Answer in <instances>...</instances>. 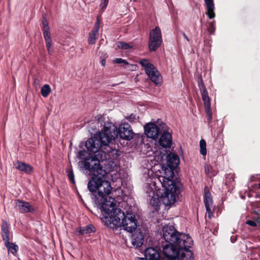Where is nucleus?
Masks as SVG:
<instances>
[{
    "label": "nucleus",
    "instance_id": "obj_18",
    "mask_svg": "<svg viewBox=\"0 0 260 260\" xmlns=\"http://www.w3.org/2000/svg\"><path fill=\"white\" fill-rule=\"evenodd\" d=\"M160 200L158 197H152L149 200V204L154 208V210L158 211L159 209Z\"/></svg>",
    "mask_w": 260,
    "mask_h": 260
},
{
    "label": "nucleus",
    "instance_id": "obj_26",
    "mask_svg": "<svg viewBox=\"0 0 260 260\" xmlns=\"http://www.w3.org/2000/svg\"><path fill=\"white\" fill-rule=\"evenodd\" d=\"M66 172L67 173V176L70 182L73 184H76V181L74 178V173L72 170H67Z\"/></svg>",
    "mask_w": 260,
    "mask_h": 260
},
{
    "label": "nucleus",
    "instance_id": "obj_17",
    "mask_svg": "<svg viewBox=\"0 0 260 260\" xmlns=\"http://www.w3.org/2000/svg\"><path fill=\"white\" fill-rule=\"evenodd\" d=\"M5 246L8 252L13 254V255H16L19 249L18 245L16 244L15 243L11 242L10 241V242L8 243V244L6 245Z\"/></svg>",
    "mask_w": 260,
    "mask_h": 260
},
{
    "label": "nucleus",
    "instance_id": "obj_21",
    "mask_svg": "<svg viewBox=\"0 0 260 260\" xmlns=\"http://www.w3.org/2000/svg\"><path fill=\"white\" fill-rule=\"evenodd\" d=\"M205 109L206 113L207 122L209 124L212 120V113L211 109V104L209 105L208 103H207V106H205Z\"/></svg>",
    "mask_w": 260,
    "mask_h": 260
},
{
    "label": "nucleus",
    "instance_id": "obj_35",
    "mask_svg": "<svg viewBox=\"0 0 260 260\" xmlns=\"http://www.w3.org/2000/svg\"><path fill=\"white\" fill-rule=\"evenodd\" d=\"M246 223L253 227L256 226L257 225V223L256 222V221L250 220V219L249 220H247L246 221Z\"/></svg>",
    "mask_w": 260,
    "mask_h": 260
},
{
    "label": "nucleus",
    "instance_id": "obj_19",
    "mask_svg": "<svg viewBox=\"0 0 260 260\" xmlns=\"http://www.w3.org/2000/svg\"><path fill=\"white\" fill-rule=\"evenodd\" d=\"M202 100L204 102V106H207V104H211V100L209 96L208 92L207 90L206 87H205L203 89L200 90Z\"/></svg>",
    "mask_w": 260,
    "mask_h": 260
},
{
    "label": "nucleus",
    "instance_id": "obj_37",
    "mask_svg": "<svg viewBox=\"0 0 260 260\" xmlns=\"http://www.w3.org/2000/svg\"><path fill=\"white\" fill-rule=\"evenodd\" d=\"M206 212L208 214V218H210L211 216H212L213 213L211 209V207H209L208 209H206Z\"/></svg>",
    "mask_w": 260,
    "mask_h": 260
},
{
    "label": "nucleus",
    "instance_id": "obj_25",
    "mask_svg": "<svg viewBox=\"0 0 260 260\" xmlns=\"http://www.w3.org/2000/svg\"><path fill=\"white\" fill-rule=\"evenodd\" d=\"M215 20H213L209 23L207 30L209 34L214 35L215 32Z\"/></svg>",
    "mask_w": 260,
    "mask_h": 260
},
{
    "label": "nucleus",
    "instance_id": "obj_46",
    "mask_svg": "<svg viewBox=\"0 0 260 260\" xmlns=\"http://www.w3.org/2000/svg\"><path fill=\"white\" fill-rule=\"evenodd\" d=\"M133 1L136 2V1H137V0H133Z\"/></svg>",
    "mask_w": 260,
    "mask_h": 260
},
{
    "label": "nucleus",
    "instance_id": "obj_6",
    "mask_svg": "<svg viewBox=\"0 0 260 260\" xmlns=\"http://www.w3.org/2000/svg\"><path fill=\"white\" fill-rule=\"evenodd\" d=\"M142 67L151 81L156 85L160 84L162 80V76L155 66L152 63L148 62V60L141 59L139 61Z\"/></svg>",
    "mask_w": 260,
    "mask_h": 260
},
{
    "label": "nucleus",
    "instance_id": "obj_22",
    "mask_svg": "<svg viewBox=\"0 0 260 260\" xmlns=\"http://www.w3.org/2000/svg\"><path fill=\"white\" fill-rule=\"evenodd\" d=\"M116 45V49H117V48H121V49L123 50H127L129 49V48H133V46H132V45H130V44H128L126 43V42L122 41L117 42Z\"/></svg>",
    "mask_w": 260,
    "mask_h": 260
},
{
    "label": "nucleus",
    "instance_id": "obj_8",
    "mask_svg": "<svg viewBox=\"0 0 260 260\" xmlns=\"http://www.w3.org/2000/svg\"><path fill=\"white\" fill-rule=\"evenodd\" d=\"M162 38L161 30L159 26H156L149 34V39L148 43L149 50L150 52H153L159 48L161 45Z\"/></svg>",
    "mask_w": 260,
    "mask_h": 260
},
{
    "label": "nucleus",
    "instance_id": "obj_13",
    "mask_svg": "<svg viewBox=\"0 0 260 260\" xmlns=\"http://www.w3.org/2000/svg\"><path fill=\"white\" fill-rule=\"evenodd\" d=\"M206 7V14L210 19H212L215 17L214 12L215 5L213 0H204Z\"/></svg>",
    "mask_w": 260,
    "mask_h": 260
},
{
    "label": "nucleus",
    "instance_id": "obj_4",
    "mask_svg": "<svg viewBox=\"0 0 260 260\" xmlns=\"http://www.w3.org/2000/svg\"><path fill=\"white\" fill-rule=\"evenodd\" d=\"M118 135L121 139L129 141L134 138L135 133L128 123L120 124L117 129L113 122H106L98 135L89 139L86 147L90 151H97L101 146H108L112 140H115Z\"/></svg>",
    "mask_w": 260,
    "mask_h": 260
},
{
    "label": "nucleus",
    "instance_id": "obj_28",
    "mask_svg": "<svg viewBox=\"0 0 260 260\" xmlns=\"http://www.w3.org/2000/svg\"><path fill=\"white\" fill-rule=\"evenodd\" d=\"M42 30L43 32V37L45 40L51 38L50 30L49 27L42 28Z\"/></svg>",
    "mask_w": 260,
    "mask_h": 260
},
{
    "label": "nucleus",
    "instance_id": "obj_32",
    "mask_svg": "<svg viewBox=\"0 0 260 260\" xmlns=\"http://www.w3.org/2000/svg\"><path fill=\"white\" fill-rule=\"evenodd\" d=\"M42 25L43 26V28H46L49 27L48 26V22L46 18V15H43V21H42Z\"/></svg>",
    "mask_w": 260,
    "mask_h": 260
},
{
    "label": "nucleus",
    "instance_id": "obj_2",
    "mask_svg": "<svg viewBox=\"0 0 260 260\" xmlns=\"http://www.w3.org/2000/svg\"><path fill=\"white\" fill-rule=\"evenodd\" d=\"M101 204L106 225L111 228L123 226L126 231L130 233L135 231L131 236L132 245L136 248L141 247L144 244L146 230L142 227L137 229L138 221L135 215L132 213L125 214L120 208H116V200L111 197Z\"/></svg>",
    "mask_w": 260,
    "mask_h": 260
},
{
    "label": "nucleus",
    "instance_id": "obj_14",
    "mask_svg": "<svg viewBox=\"0 0 260 260\" xmlns=\"http://www.w3.org/2000/svg\"><path fill=\"white\" fill-rule=\"evenodd\" d=\"M145 256L148 260H158L160 253L154 248L148 247L145 249Z\"/></svg>",
    "mask_w": 260,
    "mask_h": 260
},
{
    "label": "nucleus",
    "instance_id": "obj_15",
    "mask_svg": "<svg viewBox=\"0 0 260 260\" xmlns=\"http://www.w3.org/2000/svg\"><path fill=\"white\" fill-rule=\"evenodd\" d=\"M96 231V228L93 224H90L86 226L78 227L77 229V232L78 235H83L85 234H89V233H94Z\"/></svg>",
    "mask_w": 260,
    "mask_h": 260
},
{
    "label": "nucleus",
    "instance_id": "obj_16",
    "mask_svg": "<svg viewBox=\"0 0 260 260\" xmlns=\"http://www.w3.org/2000/svg\"><path fill=\"white\" fill-rule=\"evenodd\" d=\"M213 204V200L210 192L207 187H205L204 194V204L206 209L209 210Z\"/></svg>",
    "mask_w": 260,
    "mask_h": 260
},
{
    "label": "nucleus",
    "instance_id": "obj_34",
    "mask_svg": "<svg viewBox=\"0 0 260 260\" xmlns=\"http://www.w3.org/2000/svg\"><path fill=\"white\" fill-rule=\"evenodd\" d=\"M119 150L118 149H112V151H111V154L113 155V157L115 158H117V157L119 156L120 155V153L119 152Z\"/></svg>",
    "mask_w": 260,
    "mask_h": 260
},
{
    "label": "nucleus",
    "instance_id": "obj_11",
    "mask_svg": "<svg viewBox=\"0 0 260 260\" xmlns=\"http://www.w3.org/2000/svg\"><path fill=\"white\" fill-rule=\"evenodd\" d=\"M1 229L2 240L4 242V245L6 246L9 244L10 241L13 240V238L12 233L10 232V224L6 220H2Z\"/></svg>",
    "mask_w": 260,
    "mask_h": 260
},
{
    "label": "nucleus",
    "instance_id": "obj_33",
    "mask_svg": "<svg viewBox=\"0 0 260 260\" xmlns=\"http://www.w3.org/2000/svg\"><path fill=\"white\" fill-rule=\"evenodd\" d=\"M115 63H123L124 64H128V63L126 60L122 59L121 58H117L115 59Z\"/></svg>",
    "mask_w": 260,
    "mask_h": 260
},
{
    "label": "nucleus",
    "instance_id": "obj_27",
    "mask_svg": "<svg viewBox=\"0 0 260 260\" xmlns=\"http://www.w3.org/2000/svg\"><path fill=\"white\" fill-rule=\"evenodd\" d=\"M125 118L131 122H136L139 119V116H138L137 114L132 113L129 115L128 116H126Z\"/></svg>",
    "mask_w": 260,
    "mask_h": 260
},
{
    "label": "nucleus",
    "instance_id": "obj_12",
    "mask_svg": "<svg viewBox=\"0 0 260 260\" xmlns=\"http://www.w3.org/2000/svg\"><path fill=\"white\" fill-rule=\"evenodd\" d=\"M15 168L18 170L22 171L26 174H31L33 171V168L32 166L25 164V162L17 160L14 164Z\"/></svg>",
    "mask_w": 260,
    "mask_h": 260
},
{
    "label": "nucleus",
    "instance_id": "obj_1",
    "mask_svg": "<svg viewBox=\"0 0 260 260\" xmlns=\"http://www.w3.org/2000/svg\"><path fill=\"white\" fill-rule=\"evenodd\" d=\"M89 139L85 144L87 151L85 149L79 151L78 156L79 159H85L84 168L88 171L89 175L91 176L87 184L88 188L92 193V199L94 200L98 208L101 210V203H103L105 199H109L108 195L111 193L112 187L110 182L105 179L107 172L94 154V153L98 152L103 146L100 147L97 151L89 150L86 146Z\"/></svg>",
    "mask_w": 260,
    "mask_h": 260
},
{
    "label": "nucleus",
    "instance_id": "obj_5",
    "mask_svg": "<svg viewBox=\"0 0 260 260\" xmlns=\"http://www.w3.org/2000/svg\"><path fill=\"white\" fill-rule=\"evenodd\" d=\"M178 155L170 152L167 154V161L169 168L165 170V176L160 180L162 186L165 188L164 192L161 195L162 203L166 206L173 205L179 199L182 184L175 178L174 170L179 163Z\"/></svg>",
    "mask_w": 260,
    "mask_h": 260
},
{
    "label": "nucleus",
    "instance_id": "obj_31",
    "mask_svg": "<svg viewBox=\"0 0 260 260\" xmlns=\"http://www.w3.org/2000/svg\"><path fill=\"white\" fill-rule=\"evenodd\" d=\"M198 84L199 87L200 88V90H201L203 89V88L206 87V86L204 84V82L203 80V77H202V76H200V77H198Z\"/></svg>",
    "mask_w": 260,
    "mask_h": 260
},
{
    "label": "nucleus",
    "instance_id": "obj_29",
    "mask_svg": "<svg viewBox=\"0 0 260 260\" xmlns=\"http://www.w3.org/2000/svg\"><path fill=\"white\" fill-rule=\"evenodd\" d=\"M46 41V46L48 50V52L49 54H52V50L51 49V47L52 46V39H49L45 40Z\"/></svg>",
    "mask_w": 260,
    "mask_h": 260
},
{
    "label": "nucleus",
    "instance_id": "obj_40",
    "mask_svg": "<svg viewBox=\"0 0 260 260\" xmlns=\"http://www.w3.org/2000/svg\"><path fill=\"white\" fill-rule=\"evenodd\" d=\"M183 36H184V39H186L187 41H189V39L188 37L186 36L185 34H183Z\"/></svg>",
    "mask_w": 260,
    "mask_h": 260
},
{
    "label": "nucleus",
    "instance_id": "obj_43",
    "mask_svg": "<svg viewBox=\"0 0 260 260\" xmlns=\"http://www.w3.org/2000/svg\"><path fill=\"white\" fill-rule=\"evenodd\" d=\"M258 226L260 227V221L257 222Z\"/></svg>",
    "mask_w": 260,
    "mask_h": 260
},
{
    "label": "nucleus",
    "instance_id": "obj_24",
    "mask_svg": "<svg viewBox=\"0 0 260 260\" xmlns=\"http://www.w3.org/2000/svg\"><path fill=\"white\" fill-rule=\"evenodd\" d=\"M207 144L206 141L202 139L200 141V151L201 154L202 155H206L207 154V148H206Z\"/></svg>",
    "mask_w": 260,
    "mask_h": 260
},
{
    "label": "nucleus",
    "instance_id": "obj_45",
    "mask_svg": "<svg viewBox=\"0 0 260 260\" xmlns=\"http://www.w3.org/2000/svg\"><path fill=\"white\" fill-rule=\"evenodd\" d=\"M201 23H202V22H203V20H202V19H201Z\"/></svg>",
    "mask_w": 260,
    "mask_h": 260
},
{
    "label": "nucleus",
    "instance_id": "obj_42",
    "mask_svg": "<svg viewBox=\"0 0 260 260\" xmlns=\"http://www.w3.org/2000/svg\"><path fill=\"white\" fill-rule=\"evenodd\" d=\"M231 240H232V242H235L236 240V238H235L234 239L233 238V237H231Z\"/></svg>",
    "mask_w": 260,
    "mask_h": 260
},
{
    "label": "nucleus",
    "instance_id": "obj_7",
    "mask_svg": "<svg viewBox=\"0 0 260 260\" xmlns=\"http://www.w3.org/2000/svg\"><path fill=\"white\" fill-rule=\"evenodd\" d=\"M170 128L165 123H160V129L158 140L159 145L165 148H169L172 145V135L169 131Z\"/></svg>",
    "mask_w": 260,
    "mask_h": 260
},
{
    "label": "nucleus",
    "instance_id": "obj_10",
    "mask_svg": "<svg viewBox=\"0 0 260 260\" xmlns=\"http://www.w3.org/2000/svg\"><path fill=\"white\" fill-rule=\"evenodd\" d=\"M16 210L21 213H33L36 211V208L31 205L29 202L24 201V200L17 199L15 200Z\"/></svg>",
    "mask_w": 260,
    "mask_h": 260
},
{
    "label": "nucleus",
    "instance_id": "obj_9",
    "mask_svg": "<svg viewBox=\"0 0 260 260\" xmlns=\"http://www.w3.org/2000/svg\"><path fill=\"white\" fill-rule=\"evenodd\" d=\"M161 123H147L144 126L145 133L148 138L156 139L159 136Z\"/></svg>",
    "mask_w": 260,
    "mask_h": 260
},
{
    "label": "nucleus",
    "instance_id": "obj_44",
    "mask_svg": "<svg viewBox=\"0 0 260 260\" xmlns=\"http://www.w3.org/2000/svg\"><path fill=\"white\" fill-rule=\"evenodd\" d=\"M258 188L260 189V183L258 184Z\"/></svg>",
    "mask_w": 260,
    "mask_h": 260
},
{
    "label": "nucleus",
    "instance_id": "obj_23",
    "mask_svg": "<svg viewBox=\"0 0 260 260\" xmlns=\"http://www.w3.org/2000/svg\"><path fill=\"white\" fill-rule=\"evenodd\" d=\"M51 91L50 86L48 84H45L41 87V93L44 98L48 97Z\"/></svg>",
    "mask_w": 260,
    "mask_h": 260
},
{
    "label": "nucleus",
    "instance_id": "obj_39",
    "mask_svg": "<svg viewBox=\"0 0 260 260\" xmlns=\"http://www.w3.org/2000/svg\"><path fill=\"white\" fill-rule=\"evenodd\" d=\"M205 172L206 174H209L210 173V171L209 170V167H207L205 168Z\"/></svg>",
    "mask_w": 260,
    "mask_h": 260
},
{
    "label": "nucleus",
    "instance_id": "obj_41",
    "mask_svg": "<svg viewBox=\"0 0 260 260\" xmlns=\"http://www.w3.org/2000/svg\"><path fill=\"white\" fill-rule=\"evenodd\" d=\"M95 22L96 23L99 24V25H100V18L98 17L96 18V20Z\"/></svg>",
    "mask_w": 260,
    "mask_h": 260
},
{
    "label": "nucleus",
    "instance_id": "obj_20",
    "mask_svg": "<svg viewBox=\"0 0 260 260\" xmlns=\"http://www.w3.org/2000/svg\"><path fill=\"white\" fill-rule=\"evenodd\" d=\"M99 33L92 30L89 33V36L88 39V42L89 44H94L96 43L97 39H98Z\"/></svg>",
    "mask_w": 260,
    "mask_h": 260
},
{
    "label": "nucleus",
    "instance_id": "obj_30",
    "mask_svg": "<svg viewBox=\"0 0 260 260\" xmlns=\"http://www.w3.org/2000/svg\"><path fill=\"white\" fill-rule=\"evenodd\" d=\"M109 2V0H101V4H100V8L102 12H104L107 8Z\"/></svg>",
    "mask_w": 260,
    "mask_h": 260
},
{
    "label": "nucleus",
    "instance_id": "obj_38",
    "mask_svg": "<svg viewBox=\"0 0 260 260\" xmlns=\"http://www.w3.org/2000/svg\"><path fill=\"white\" fill-rule=\"evenodd\" d=\"M106 62V59H105V58H103L101 60V63H102L103 66H105V64Z\"/></svg>",
    "mask_w": 260,
    "mask_h": 260
},
{
    "label": "nucleus",
    "instance_id": "obj_3",
    "mask_svg": "<svg viewBox=\"0 0 260 260\" xmlns=\"http://www.w3.org/2000/svg\"><path fill=\"white\" fill-rule=\"evenodd\" d=\"M162 254L166 260H192L193 252L189 249L193 244L189 235L179 232L173 225H165L162 229Z\"/></svg>",
    "mask_w": 260,
    "mask_h": 260
},
{
    "label": "nucleus",
    "instance_id": "obj_36",
    "mask_svg": "<svg viewBox=\"0 0 260 260\" xmlns=\"http://www.w3.org/2000/svg\"><path fill=\"white\" fill-rule=\"evenodd\" d=\"M100 28V25L98 24V23H96V22L94 23V25L92 28V29L96 32L97 33H99V31Z\"/></svg>",
    "mask_w": 260,
    "mask_h": 260
},
{
    "label": "nucleus",
    "instance_id": "obj_47",
    "mask_svg": "<svg viewBox=\"0 0 260 260\" xmlns=\"http://www.w3.org/2000/svg\"><path fill=\"white\" fill-rule=\"evenodd\" d=\"M29 260H34V259L30 258Z\"/></svg>",
    "mask_w": 260,
    "mask_h": 260
}]
</instances>
